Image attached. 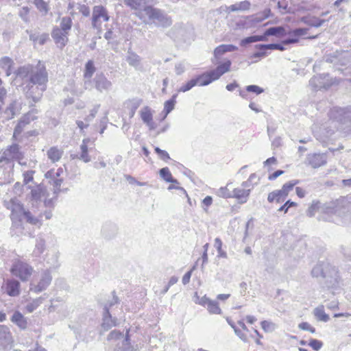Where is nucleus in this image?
<instances>
[{"mask_svg": "<svg viewBox=\"0 0 351 351\" xmlns=\"http://www.w3.org/2000/svg\"><path fill=\"white\" fill-rule=\"evenodd\" d=\"M328 155L326 153H310L307 154L304 163L313 169H317L326 165Z\"/></svg>", "mask_w": 351, "mask_h": 351, "instance_id": "9d476101", "label": "nucleus"}, {"mask_svg": "<svg viewBox=\"0 0 351 351\" xmlns=\"http://www.w3.org/2000/svg\"><path fill=\"white\" fill-rule=\"evenodd\" d=\"M300 21L311 27H319L326 22V20L321 19L314 16L308 15L302 16L300 19Z\"/></svg>", "mask_w": 351, "mask_h": 351, "instance_id": "a878e982", "label": "nucleus"}, {"mask_svg": "<svg viewBox=\"0 0 351 351\" xmlns=\"http://www.w3.org/2000/svg\"><path fill=\"white\" fill-rule=\"evenodd\" d=\"M231 64L232 62L230 60H227L224 62L219 64L215 69L197 75L194 78L196 82V85L207 86L219 79L221 76L230 71Z\"/></svg>", "mask_w": 351, "mask_h": 351, "instance_id": "20e7f679", "label": "nucleus"}, {"mask_svg": "<svg viewBox=\"0 0 351 351\" xmlns=\"http://www.w3.org/2000/svg\"><path fill=\"white\" fill-rule=\"evenodd\" d=\"M208 312L211 314H221V310L217 301L211 300L207 306Z\"/></svg>", "mask_w": 351, "mask_h": 351, "instance_id": "c03bdc74", "label": "nucleus"}, {"mask_svg": "<svg viewBox=\"0 0 351 351\" xmlns=\"http://www.w3.org/2000/svg\"><path fill=\"white\" fill-rule=\"evenodd\" d=\"M93 84L96 90L102 93L112 89V84L103 73H97L93 78Z\"/></svg>", "mask_w": 351, "mask_h": 351, "instance_id": "4468645a", "label": "nucleus"}, {"mask_svg": "<svg viewBox=\"0 0 351 351\" xmlns=\"http://www.w3.org/2000/svg\"><path fill=\"white\" fill-rule=\"evenodd\" d=\"M99 107H100V105L97 104V105L95 106L94 108L90 110V114L88 115L85 118V121L87 123L90 122L95 118L96 114L97 113V112L99 110Z\"/></svg>", "mask_w": 351, "mask_h": 351, "instance_id": "338daca9", "label": "nucleus"}, {"mask_svg": "<svg viewBox=\"0 0 351 351\" xmlns=\"http://www.w3.org/2000/svg\"><path fill=\"white\" fill-rule=\"evenodd\" d=\"M311 276L314 278L326 279L328 287L335 288L339 285V276L335 267L327 261H319L312 269Z\"/></svg>", "mask_w": 351, "mask_h": 351, "instance_id": "7ed1b4c3", "label": "nucleus"}, {"mask_svg": "<svg viewBox=\"0 0 351 351\" xmlns=\"http://www.w3.org/2000/svg\"><path fill=\"white\" fill-rule=\"evenodd\" d=\"M95 70L94 62L92 60H89L85 64L84 77L86 79H90Z\"/></svg>", "mask_w": 351, "mask_h": 351, "instance_id": "58836bf2", "label": "nucleus"}, {"mask_svg": "<svg viewBox=\"0 0 351 351\" xmlns=\"http://www.w3.org/2000/svg\"><path fill=\"white\" fill-rule=\"evenodd\" d=\"M122 337H123V332H120L119 330H113L108 335L107 340L108 341L117 340V339H121Z\"/></svg>", "mask_w": 351, "mask_h": 351, "instance_id": "5fc2aeb1", "label": "nucleus"}, {"mask_svg": "<svg viewBox=\"0 0 351 351\" xmlns=\"http://www.w3.org/2000/svg\"><path fill=\"white\" fill-rule=\"evenodd\" d=\"M112 299L110 301H108L106 304H105L104 307H107V309L110 311V308L113 306L114 304L119 303V299L116 295L115 291L112 292Z\"/></svg>", "mask_w": 351, "mask_h": 351, "instance_id": "13d9d810", "label": "nucleus"}, {"mask_svg": "<svg viewBox=\"0 0 351 351\" xmlns=\"http://www.w3.org/2000/svg\"><path fill=\"white\" fill-rule=\"evenodd\" d=\"M52 280V276L49 270L43 271L37 285L33 282L30 283L29 290L34 293H38L45 291L50 285Z\"/></svg>", "mask_w": 351, "mask_h": 351, "instance_id": "1a4fd4ad", "label": "nucleus"}, {"mask_svg": "<svg viewBox=\"0 0 351 351\" xmlns=\"http://www.w3.org/2000/svg\"><path fill=\"white\" fill-rule=\"evenodd\" d=\"M63 182L62 178H56L52 180V185L53 186V193L55 195H58L60 191V187Z\"/></svg>", "mask_w": 351, "mask_h": 351, "instance_id": "052dcab7", "label": "nucleus"}, {"mask_svg": "<svg viewBox=\"0 0 351 351\" xmlns=\"http://www.w3.org/2000/svg\"><path fill=\"white\" fill-rule=\"evenodd\" d=\"M118 232V227L117 226L112 222H106L105 223L101 230V233L102 237L107 239L110 240L115 237Z\"/></svg>", "mask_w": 351, "mask_h": 351, "instance_id": "6ab92c4d", "label": "nucleus"}, {"mask_svg": "<svg viewBox=\"0 0 351 351\" xmlns=\"http://www.w3.org/2000/svg\"><path fill=\"white\" fill-rule=\"evenodd\" d=\"M245 88L247 92L254 93L256 95H259L264 91L263 88L257 85H249Z\"/></svg>", "mask_w": 351, "mask_h": 351, "instance_id": "e2e57ef3", "label": "nucleus"}, {"mask_svg": "<svg viewBox=\"0 0 351 351\" xmlns=\"http://www.w3.org/2000/svg\"><path fill=\"white\" fill-rule=\"evenodd\" d=\"M46 72L47 70L45 65L39 63L36 66L26 64L20 66L16 71V75L18 78L21 79L23 81L22 86H23L29 82L30 80L33 78L36 73H45Z\"/></svg>", "mask_w": 351, "mask_h": 351, "instance_id": "423d86ee", "label": "nucleus"}, {"mask_svg": "<svg viewBox=\"0 0 351 351\" xmlns=\"http://www.w3.org/2000/svg\"><path fill=\"white\" fill-rule=\"evenodd\" d=\"M106 8L102 5H95L93 7L92 16V27L94 29H99L101 23H99V19L101 18L105 13Z\"/></svg>", "mask_w": 351, "mask_h": 351, "instance_id": "412c9836", "label": "nucleus"}, {"mask_svg": "<svg viewBox=\"0 0 351 351\" xmlns=\"http://www.w3.org/2000/svg\"><path fill=\"white\" fill-rule=\"evenodd\" d=\"M250 191L251 189H234L232 191V197L237 199L241 204L245 203L248 199Z\"/></svg>", "mask_w": 351, "mask_h": 351, "instance_id": "393cba45", "label": "nucleus"}, {"mask_svg": "<svg viewBox=\"0 0 351 351\" xmlns=\"http://www.w3.org/2000/svg\"><path fill=\"white\" fill-rule=\"evenodd\" d=\"M313 314L318 321L327 322L330 319L329 315L324 312V307L323 305L316 307L313 311Z\"/></svg>", "mask_w": 351, "mask_h": 351, "instance_id": "2f4dec72", "label": "nucleus"}, {"mask_svg": "<svg viewBox=\"0 0 351 351\" xmlns=\"http://www.w3.org/2000/svg\"><path fill=\"white\" fill-rule=\"evenodd\" d=\"M214 246L217 249L218 257L227 258V253L222 250V241L219 238L215 239Z\"/></svg>", "mask_w": 351, "mask_h": 351, "instance_id": "a18cd8bd", "label": "nucleus"}, {"mask_svg": "<svg viewBox=\"0 0 351 351\" xmlns=\"http://www.w3.org/2000/svg\"><path fill=\"white\" fill-rule=\"evenodd\" d=\"M143 12L157 27L167 28L172 25L171 18L161 9L146 5L143 8Z\"/></svg>", "mask_w": 351, "mask_h": 351, "instance_id": "39448f33", "label": "nucleus"}, {"mask_svg": "<svg viewBox=\"0 0 351 351\" xmlns=\"http://www.w3.org/2000/svg\"><path fill=\"white\" fill-rule=\"evenodd\" d=\"M117 319L112 317L107 307H104L101 328L104 331L109 330L112 327L117 325Z\"/></svg>", "mask_w": 351, "mask_h": 351, "instance_id": "a211bd4d", "label": "nucleus"}, {"mask_svg": "<svg viewBox=\"0 0 351 351\" xmlns=\"http://www.w3.org/2000/svg\"><path fill=\"white\" fill-rule=\"evenodd\" d=\"M27 187L31 190L29 199L33 205L41 202L43 199L49 195L47 188L42 184L28 185Z\"/></svg>", "mask_w": 351, "mask_h": 351, "instance_id": "9b49d317", "label": "nucleus"}, {"mask_svg": "<svg viewBox=\"0 0 351 351\" xmlns=\"http://www.w3.org/2000/svg\"><path fill=\"white\" fill-rule=\"evenodd\" d=\"M219 197L223 198L232 197V191H230L227 187H221L217 192Z\"/></svg>", "mask_w": 351, "mask_h": 351, "instance_id": "864d4df0", "label": "nucleus"}, {"mask_svg": "<svg viewBox=\"0 0 351 351\" xmlns=\"http://www.w3.org/2000/svg\"><path fill=\"white\" fill-rule=\"evenodd\" d=\"M141 118L145 123H149L153 120L151 109L148 106L144 107L141 111Z\"/></svg>", "mask_w": 351, "mask_h": 351, "instance_id": "79ce46f5", "label": "nucleus"}, {"mask_svg": "<svg viewBox=\"0 0 351 351\" xmlns=\"http://www.w3.org/2000/svg\"><path fill=\"white\" fill-rule=\"evenodd\" d=\"M308 346H311L314 350L318 351L322 348L323 343L319 340L312 339L309 341Z\"/></svg>", "mask_w": 351, "mask_h": 351, "instance_id": "bf43d9fd", "label": "nucleus"}, {"mask_svg": "<svg viewBox=\"0 0 351 351\" xmlns=\"http://www.w3.org/2000/svg\"><path fill=\"white\" fill-rule=\"evenodd\" d=\"M277 6L282 14L289 12V3L287 0H279Z\"/></svg>", "mask_w": 351, "mask_h": 351, "instance_id": "3c124183", "label": "nucleus"}, {"mask_svg": "<svg viewBox=\"0 0 351 351\" xmlns=\"http://www.w3.org/2000/svg\"><path fill=\"white\" fill-rule=\"evenodd\" d=\"M196 86V82L195 81V79L193 78L191 80L188 81L185 84H183L180 88V92H186L189 90H191L193 87Z\"/></svg>", "mask_w": 351, "mask_h": 351, "instance_id": "6e6d98bb", "label": "nucleus"}, {"mask_svg": "<svg viewBox=\"0 0 351 351\" xmlns=\"http://www.w3.org/2000/svg\"><path fill=\"white\" fill-rule=\"evenodd\" d=\"M296 205H297V204L295 202H292L289 199V200H287L282 206H281L278 208V211H279V212L283 211L285 213H286L288 212V210L289 208H291L292 206H295Z\"/></svg>", "mask_w": 351, "mask_h": 351, "instance_id": "680f3d73", "label": "nucleus"}, {"mask_svg": "<svg viewBox=\"0 0 351 351\" xmlns=\"http://www.w3.org/2000/svg\"><path fill=\"white\" fill-rule=\"evenodd\" d=\"M35 171L33 170H29L23 172V184L27 185L29 182H34V174Z\"/></svg>", "mask_w": 351, "mask_h": 351, "instance_id": "09e8293b", "label": "nucleus"}, {"mask_svg": "<svg viewBox=\"0 0 351 351\" xmlns=\"http://www.w3.org/2000/svg\"><path fill=\"white\" fill-rule=\"evenodd\" d=\"M20 282L16 280H9L6 282V293L12 297L18 296L20 294Z\"/></svg>", "mask_w": 351, "mask_h": 351, "instance_id": "5701e85b", "label": "nucleus"}, {"mask_svg": "<svg viewBox=\"0 0 351 351\" xmlns=\"http://www.w3.org/2000/svg\"><path fill=\"white\" fill-rule=\"evenodd\" d=\"M321 202L319 201H313L312 204L309 206L308 208L306 213L307 215L310 217L315 215V212L319 213V206H320Z\"/></svg>", "mask_w": 351, "mask_h": 351, "instance_id": "49530a36", "label": "nucleus"}, {"mask_svg": "<svg viewBox=\"0 0 351 351\" xmlns=\"http://www.w3.org/2000/svg\"><path fill=\"white\" fill-rule=\"evenodd\" d=\"M237 49V47L233 45H221L214 50V58L212 59L213 64H217L221 56L226 52L234 51Z\"/></svg>", "mask_w": 351, "mask_h": 351, "instance_id": "aec40b11", "label": "nucleus"}, {"mask_svg": "<svg viewBox=\"0 0 351 351\" xmlns=\"http://www.w3.org/2000/svg\"><path fill=\"white\" fill-rule=\"evenodd\" d=\"M88 141V139H84L82 141V143L80 145V149H81L80 154V155L71 154V157L72 158V159L78 158V159L84 161V162H88L89 161H90V158L88 153V146H87Z\"/></svg>", "mask_w": 351, "mask_h": 351, "instance_id": "b1692460", "label": "nucleus"}, {"mask_svg": "<svg viewBox=\"0 0 351 351\" xmlns=\"http://www.w3.org/2000/svg\"><path fill=\"white\" fill-rule=\"evenodd\" d=\"M142 102V100L140 99H134L130 101V117H132L136 109L140 106Z\"/></svg>", "mask_w": 351, "mask_h": 351, "instance_id": "603ef678", "label": "nucleus"}, {"mask_svg": "<svg viewBox=\"0 0 351 351\" xmlns=\"http://www.w3.org/2000/svg\"><path fill=\"white\" fill-rule=\"evenodd\" d=\"M13 350V339L9 328L5 325H0V350L12 351Z\"/></svg>", "mask_w": 351, "mask_h": 351, "instance_id": "6e6552de", "label": "nucleus"}, {"mask_svg": "<svg viewBox=\"0 0 351 351\" xmlns=\"http://www.w3.org/2000/svg\"><path fill=\"white\" fill-rule=\"evenodd\" d=\"M125 60L131 66L137 68L141 64V58L130 48L127 52Z\"/></svg>", "mask_w": 351, "mask_h": 351, "instance_id": "c756f323", "label": "nucleus"}, {"mask_svg": "<svg viewBox=\"0 0 351 351\" xmlns=\"http://www.w3.org/2000/svg\"><path fill=\"white\" fill-rule=\"evenodd\" d=\"M261 328L267 332H272L275 329V324L271 322L264 320L261 322Z\"/></svg>", "mask_w": 351, "mask_h": 351, "instance_id": "4d7b16f0", "label": "nucleus"}, {"mask_svg": "<svg viewBox=\"0 0 351 351\" xmlns=\"http://www.w3.org/2000/svg\"><path fill=\"white\" fill-rule=\"evenodd\" d=\"M144 0H124V3L134 10H139Z\"/></svg>", "mask_w": 351, "mask_h": 351, "instance_id": "8fccbe9b", "label": "nucleus"}, {"mask_svg": "<svg viewBox=\"0 0 351 351\" xmlns=\"http://www.w3.org/2000/svg\"><path fill=\"white\" fill-rule=\"evenodd\" d=\"M10 320L21 330H25L27 326V319L18 311L13 313Z\"/></svg>", "mask_w": 351, "mask_h": 351, "instance_id": "bb28decb", "label": "nucleus"}, {"mask_svg": "<svg viewBox=\"0 0 351 351\" xmlns=\"http://www.w3.org/2000/svg\"><path fill=\"white\" fill-rule=\"evenodd\" d=\"M68 34L60 30L57 26L54 27L51 32V37L60 49H62L68 43Z\"/></svg>", "mask_w": 351, "mask_h": 351, "instance_id": "dca6fc26", "label": "nucleus"}, {"mask_svg": "<svg viewBox=\"0 0 351 351\" xmlns=\"http://www.w3.org/2000/svg\"><path fill=\"white\" fill-rule=\"evenodd\" d=\"M4 206L11 211V219L12 226L11 228L12 235L22 233L23 228L21 224V218L23 217L27 223L32 225H36L39 223V219L34 217L31 212L25 210L23 204L17 198H12L9 201H4Z\"/></svg>", "mask_w": 351, "mask_h": 351, "instance_id": "f257e3e1", "label": "nucleus"}, {"mask_svg": "<svg viewBox=\"0 0 351 351\" xmlns=\"http://www.w3.org/2000/svg\"><path fill=\"white\" fill-rule=\"evenodd\" d=\"M300 182L298 180H293L283 184L282 189L278 190V193H282L284 195L287 197L289 192L293 190L294 186Z\"/></svg>", "mask_w": 351, "mask_h": 351, "instance_id": "4c0bfd02", "label": "nucleus"}, {"mask_svg": "<svg viewBox=\"0 0 351 351\" xmlns=\"http://www.w3.org/2000/svg\"><path fill=\"white\" fill-rule=\"evenodd\" d=\"M307 28H296L287 32L288 38L282 40V44L290 45L295 44L299 42L300 38L305 36L308 32Z\"/></svg>", "mask_w": 351, "mask_h": 351, "instance_id": "2eb2a0df", "label": "nucleus"}, {"mask_svg": "<svg viewBox=\"0 0 351 351\" xmlns=\"http://www.w3.org/2000/svg\"><path fill=\"white\" fill-rule=\"evenodd\" d=\"M43 297H39L33 300L31 302L26 305V310L29 313H32L43 303Z\"/></svg>", "mask_w": 351, "mask_h": 351, "instance_id": "a19ab883", "label": "nucleus"}, {"mask_svg": "<svg viewBox=\"0 0 351 351\" xmlns=\"http://www.w3.org/2000/svg\"><path fill=\"white\" fill-rule=\"evenodd\" d=\"M35 119L34 117H32L31 112H28L23 116L16 124L13 134L14 138H17L23 131L25 126Z\"/></svg>", "mask_w": 351, "mask_h": 351, "instance_id": "f3484780", "label": "nucleus"}, {"mask_svg": "<svg viewBox=\"0 0 351 351\" xmlns=\"http://www.w3.org/2000/svg\"><path fill=\"white\" fill-rule=\"evenodd\" d=\"M159 173L160 177L167 182L178 184L176 179L172 177L170 170L168 167H163L160 169Z\"/></svg>", "mask_w": 351, "mask_h": 351, "instance_id": "c9c22d12", "label": "nucleus"}, {"mask_svg": "<svg viewBox=\"0 0 351 351\" xmlns=\"http://www.w3.org/2000/svg\"><path fill=\"white\" fill-rule=\"evenodd\" d=\"M309 85L315 90H320L322 88L326 90L330 87L332 82L330 81L329 75L328 73H323L313 76L309 81Z\"/></svg>", "mask_w": 351, "mask_h": 351, "instance_id": "ddd939ff", "label": "nucleus"}, {"mask_svg": "<svg viewBox=\"0 0 351 351\" xmlns=\"http://www.w3.org/2000/svg\"><path fill=\"white\" fill-rule=\"evenodd\" d=\"M3 155L8 159H21L22 158L20 147L16 143L10 145L4 151Z\"/></svg>", "mask_w": 351, "mask_h": 351, "instance_id": "4be33fe9", "label": "nucleus"}, {"mask_svg": "<svg viewBox=\"0 0 351 351\" xmlns=\"http://www.w3.org/2000/svg\"><path fill=\"white\" fill-rule=\"evenodd\" d=\"M287 32L285 28L282 26L271 27L266 29L267 36H273L278 38H282L287 36Z\"/></svg>", "mask_w": 351, "mask_h": 351, "instance_id": "7c9ffc66", "label": "nucleus"}, {"mask_svg": "<svg viewBox=\"0 0 351 351\" xmlns=\"http://www.w3.org/2000/svg\"><path fill=\"white\" fill-rule=\"evenodd\" d=\"M62 154L63 151L56 146L50 147L47 152L48 158L53 163L59 161L61 159Z\"/></svg>", "mask_w": 351, "mask_h": 351, "instance_id": "c85d7f7f", "label": "nucleus"}, {"mask_svg": "<svg viewBox=\"0 0 351 351\" xmlns=\"http://www.w3.org/2000/svg\"><path fill=\"white\" fill-rule=\"evenodd\" d=\"M337 211V204L334 202H327L320 204L319 213L321 215L319 217V220L326 221H334L332 215L335 214Z\"/></svg>", "mask_w": 351, "mask_h": 351, "instance_id": "f8f14e48", "label": "nucleus"}, {"mask_svg": "<svg viewBox=\"0 0 351 351\" xmlns=\"http://www.w3.org/2000/svg\"><path fill=\"white\" fill-rule=\"evenodd\" d=\"M45 240L39 238L36 239L35 249L34 250V254L35 256H40L45 250Z\"/></svg>", "mask_w": 351, "mask_h": 351, "instance_id": "37998d69", "label": "nucleus"}, {"mask_svg": "<svg viewBox=\"0 0 351 351\" xmlns=\"http://www.w3.org/2000/svg\"><path fill=\"white\" fill-rule=\"evenodd\" d=\"M73 21L71 18L69 16H64L61 18L60 27H58L60 30L69 34V31L71 29Z\"/></svg>", "mask_w": 351, "mask_h": 351, "instance_id": "72a5a7b5", "label": "nucleus"}, {"mask_svg": "<svg viewBox=\"0 0 351 351\" xmlns=\"http://www.w3.org/2000/svg\"><path fill=\"white\" fill-rule=\"evenodd\" d=\"M57 195H55L54 197L48 198V196L44 198V205L46 208H49L52 209L55 206V199L56 198Z\"/></svg>", "mask_w": 351, "mask_h": 351, "instance_id": "774afa93", "label": "nucleus"}, {"mask_svg": "<svg viewBox=\"0 0 351 351\" xmlns=\"http://www.w3.org/2000/svg\"><path fill=\"white\" fill-rule=\"evenodd\" d=\"M13 64V60L8 56H4L0 59V67L2 69L12 68Z\"/></svg>", "mask_w": 351, "mask_h": 351, "instance_id": "de8ad7c7", "label": "nucleus"}, {"mask_svg": "<svg viewBox=\"0 0 351 351\" xmlns=\"http://www.w3.org/2000/svg\"><path fill=\"white\" fill-rule=\"evenodd\" d=\"M130 330H127L124 339L121 342V345L117 344L114 351H134V348L130 343L129 335Z\"/></svg>", "mask_w": 351, "mask_h": 351, "instance_id": "cd10ccee", "label": "nucleus"}, {"mask_svg": "<svg viewBox=\"0 0 351 351\" xmlns=\"http://www.w3.org/2000/svg\"><path fill=\"white\" fill-rule=\"evenodd\" d=\"M267 44H258L255 45V48L257 51L253 54V58H261L265 57L267 55V51L270 50L269 48L265 47V45Z\"/></svg>", "mask_w": 351, "mask_h": 351, "instance_id": "ea45409f", "label": "nucleus"}, {"mask_svg": "<svg viewBox=\"0 0 351 351\" xmlns=\"http://www.w3.org/2000/svg\"><path fill=\"white\" fill-rule=\"evenodd\" d=\"M284 44L282 43H270L265 45V47L269 48L270 50H279V51H285V47H284Z\"/></svg>", "mask_w": 351, "mask_h": 351, "instance_id": "69168bd1", "label": "nucleus"}, {"mask_svg": "<svg viewBox=\"0 0 351 351\" xmlns=\"http://www.w3.org/2000/svg\"><path fill=\"white\" fill-rule=\"evenodd\" d=\"M34 271L33 267L20 259L15 260L10 268V272L21 281L26 282L29 280Z\"/></svg>", "mask_w": 351, "mask_h": 351, "instance_id": "0eeeda50", "label": "nucleus"}, {"mask_svg": "<svg viewBox=\"0 0 351 351\" xmlns=\"http://www.w3.org/2000/svg\"><path fill=\"white\" fill-rule=\"evenodd\" d=\"M34 4L43 16H46L50 10L49 3L44 0H34Z\"/></svg>", "mask_w": 351, "mask_h": 351, "instance_id": "f704fd0d", "label": "nucleus"}, {"mask_svg": "<svg viewBox=\"0 0 351 351\" xmlns=\"http://www.w3.org/2000/svg\"><path fill=\"white\" fill-rule=\"evenodd\" d=\"M48 82V73H36L26 85L23 90L27 99H32L34 104L40 101L43 92L46 90Z\"/></svg>", "mask_w": 351, "mask_h": 351, "instance_id": "f03ea898", "label": "nucleus"}, {"mask_svg": "<svg viewBox=\"0 0 351 351\" xmlns=\"http://www.w3.org/2000/svg\"><path fill=\"white\" fill-rule=\"evenodd\" d=\"M251 3L248 1H241L238 3H235L230 5L228 9L230 12L237 11H245L250 8Z\"/></svg>", "mask_w": 351, "mask_h": 351, "instance_id": "473e14b6", "label": "nucleus"}, {"mask_svg": "<svg viewBox=\"0 0 351 351\" xmlns=\"http://www.w3.org/2000/svg\"><path fill=\"white\" fill-rule=\"evenodd\" d=\"M298 328L303 330L309 331L311 333H315L316 331L314 327H313L310 324L306 322L299 324Z\"/></svg>", "mask_w": 351, "mask_h": 351, "instance_id": "0e129e2a", "label": "nucleus"}, {"mask_svg": "<svg viewBox=\"0 0 351 351\" xmlns=\"http://www.w3.org/2000/svg\"><path fill=\"white\" fill-rule=\"evenodd\" d=\"M177 96H178L177 94H174L172 95V97L170 99H169L165 102L164 112L165 114L163 119H165L167 116V114L169 113H170L174 109V106L176 103V99Z\"/></svg>", "mask_w": 351, "mask_h": 351, "instance_id": "e433bc0d", "label": "nucleus"}]
</instances>
